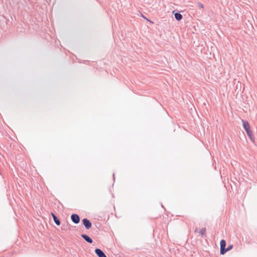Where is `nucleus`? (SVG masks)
Returning a JSON list of instances; mask_svg holds the SVG:
<instances>
[{"instance_id": "9b49d317", "label": "nucleus", "mask_w": 257, "mask_h": 257, "mask_svg": "<svg viewBox=\"0 0 257 257\" xmlns=\"http://www.w3.org/2000/svg\"><path fill=\"white\" fill-rule=\"evenodd\" d=\"M233 247V245H229L227 247H225V250H226V252L228 251H229L230 250H231Z\"/></svg>"}, {"instance_id": "39448f33", "label": "nucleus", "mask_w": 257, "mask_h": 257, "mask_svg": "<svg viewBox=\"0 0 257 257\" xmlns=\"http://www.w3.org/2000/svg\"><path fill=\"white\" fill-rule=\"evenodd\" d=\"M241 121L242 122L243 127L245 131V132L250 130V124L247 121L245 120L244 119H242Z\"/></svg>"}, {"instance_id": "ddd939ff", "label": "nucleus", "mask_w": 257, "mask_h": 257, "mask_svg": "<svg viewBox=\"0 0 257 257\" xmlns=\"http://www.w3.org/2000/svg\"><path fill=\"white\" fill-rule=\"evenodd\" d=\"M51 214L53 217V219H54V216H57L53 212H51Z\"/></svg>"}, {"instance_id": "f03ea898", "label": "nucleus", "mask_w": 257, "mask_h": 257, "mask_svg": "<svg viewBox=\"0 0 257 257\" xmlns=\"http://www.w3.org/2000/svg\"><path fill=\"white\" fill-rule=\"evenodd\" d=\"M220 253L221 254H224L226 253V250H225V248L226 246V241L224 239H221L220 242Z\"/></svg>"}, {"instance_id": "2eb2a0df", "label": "nucleus", "mask_w": 257, "mask_h": 257, "mask_svg": "<svg viewBox=\"0 0 257 257\" xmlns=\"http://www.w3.org/2000/svg\"><path fill=\"white\" fill-rule=\"evenodd\" d=\"M197 232V228H196L195 230V232Z\"/></svg>"}, {"instance_id": "0eeeda50", "label": "nucleus", "mask_w": 257, "mask_h": 257, "mask_svg": "<svg viewBox=\"0 0 257 257\" xmlns=\"http://www.w3.org/2000/svg\"><path fill=\"white\" fill-rule=\"evenodd\" d=\"M81 236L82 237V238H83L86 242L89 243H92L93 242V240L92 239V238L89 237L88 235L87 234H82L81 235Z\"/></svg>"}, {"instance_id": "423d86ee", "label": "nucleus", "mask_w": 257, "mask_h": 257, "mask_svg": "<svg viewBox=\"0 0 257 257\" xmlns=\"http://www.w3.org/2000/svg\"><path fill=\"white\" fill-rule=\"evenodd\" d=\"M246 134H247V136L248 137L249 139H250V140L252 142L254 143L255 142V138H254V135H253L251 129L249 130H248L247 131H246Z\"/></svg>"}, {"instance_id": "7ed1b4c3", "label": "nucleus", "mask_w": 257, "mask_h": 257, "mask_svg": "<svg viewBox=\"0 0 257 257\" xmlns=\"http://www.w3.org/2000/svg\"><path fill=\"white\" fill-rule=\"evenodd\" d=\"M71 219L72 221L75 224H78L80 222V217L77 214H72L71 215Z\"/></svg>"}, {"instance_id": "9d476101", "label": "nucleus", "mask_w": 257, "mask_h": 257, "mask_svg": "<svg viewBox=\"0 0 257 257\" xmlns=\"http://www.w3.org/2000/svg\"><path fill=\"white\" fill-rule=\"evenodd\" d=\"M206 228H202L200 231V233L201 234L202 236H204L206 235Z\"/></svg>"}, {"instance_id": "f8f14e48", "label": "nucleus", "mask_w": 257, "mask_h": 257, "mask_svg": "<svg viewBox=\"0 0 257 257\" xmlns=\"http://www.w3.org/2000/svg\"><path fill=\"white\" fill-rule=\"evenodd\" d=\"M198 6L199 7V8H201V9H203L204 8V6L202 4H201V3H199L198 4Z\"/></svg>"}, {"instance_id": "f257e3e1", "label": "nucleus", "mask_w": 257, "mask_h": 257, "mask_svg": "<svg viewBox=\"0 0 257 257\" xmlns=\"http://www.w3.org/2000/svg\"><path fill=\"white\" fill-rule=\"evenodd\" d=\"M82 222L86 229H89L91 227L92 223L88 219L86 218H83L82 220Z\"/></svg>"}, {"instance_id": "1a4fd4ad", "label": "nucleus", "mask_w": 257, "mask_h": 257, "mask_svg": "<svg viewBox=\"0 0 257 257\" xmlns=\"http://www.w3.org/2000/svg\"><path fill=\"white\" fill-rule=\"evenodd\" d=\"M53 220L57 225H60L61 221H60V219L57 217V216H54Z\"/></svg>"}, {"instance_id": "4468645a", "label": "nucleus", "mask_w": 257, "mask_h": 257, "mask_svg": "<svg viewBox=\"0 0 257 257\" xmlns=\"http://www.w3.org/2000/svg\"><path fill=\"white\" fill-rule=\"evenodd\" d=\"M113 179L114 180L115 177H114V173L113 174Z\"/></svg>"}, {"instance_id": "20e7f679", "label": "nucleus", "mask_w": 257, "mask_h": 257, "mask_svg": "<svg viewBox=\"0 0 257 257\" xmlns=\"http://www.w3.org/2000/svg\"><path fill=\"white\" fill-rule=\"evenodd\" d=\"M94 251L98 257H107L104 252L100 248H96Z\"/></svg>"}, {"instance_id": "6e6552de", "label": "nucleus", "mask_w": 257, "mask_h": 257, "mask_svg": "<svg viewBox=\"0 0 257 257\" xmlns=\"http://www.w3.org/2000/svg\"><path fill=\"white\" fill-rule=\"evenodd\" d=\"M173 14L174 15L175 18L178 21H181L182 18V15L179 12H175V11H173Z\"/></svg>"}]
</instances>
